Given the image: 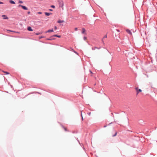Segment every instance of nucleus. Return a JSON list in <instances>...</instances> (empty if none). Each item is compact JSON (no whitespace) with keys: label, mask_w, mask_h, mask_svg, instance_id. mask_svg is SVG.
<instances>
[{"label":"nucleus","mask_w":157,"mask_h":157,"mask_svg":"<svg viewBox=\"0 0 157 157\" xmlns=\"http://www.w3.org/2000/svg\"><path fill=\"white\" fill-rule=\"evenodd\" d=\"M135 89L136 91V94L138 95L139 92H141L142 90L140 89H138V87L135 88Z\"/></svg>","instance_id":"1"},{"label":"nucleus","mask_w":157,"mask_h":157,"mask_svg":"<svg viewBox=\"0 0 157 157\" xmlns=\"http://www.w3.org/2000/svg\"><path fill=\"white\" fill-rule=\"evenodd\" d=\"M59 5L60 7H63V1L60 2H59Z\"/></svg>","instance_id":"2"},{"label":"nucleus","mask_w":157,"mask_h":157,"mask_svg":"<svg viewBox=\"0 0 157 157\" xmlns=\"http://www.w3.org/2000/svg\"><path fill=\"white\" fill-rule=\"evenodd\" d=\"M19 6L21 7L22 8V9H24L25 10H28L26 6H23L21 5H19Z\"/></svg>","instance_id":"3"},{"label":"nucleus","mask_w":157,"mask_h":157,"mask_svg":"<svg viewBox=\"0 0 157 157\" xmlns=\"http://www.w3.org/2000/svg\"><path fill=\"white\" fill-rule=\"evenodd\" d=\"M2 17H3V19H8V17L5 15H2Z\"/></svg>","instance_id":"4"},{"label":"nucleus","mask_w":157,"mask_h":157,"mask_svg":"<svg viewBox=\"0 0 157 157\" xmlns=\"http://www.w3.org/2000/svg\"><path fill=\"white\" fill-rule=\"evenodd\" d=\"M126 31L129 34L132 35V33L130 31L129 29H126Z\"/></svg>","instance_id":"5"},{"label":"nucleus","mask_w":157,"mask_h":157,"mask_svg":"<svg viewBox=\"0 0 157 157\" xmlns=\"http://www.w3.org/2000/svg\"><path fill=\"white\" fill-rule=\"evenodd\" d=\"M27 29L28 31H33V29L31 27H28L27 28Z\"/></svg>","instance_id":"6"},{"label":"nucleus","mask_w":157,"mask_h":157,"mask_svg":"<svg viewBox=\"0 0 157 157\" xmlns=\"http://www.w3.org/2000/svg\"><path fill=\"white\" fill-rule=\"evenodd\" d=\"M86 32V30L84 28H83L82 29V33H85Z\"/></svg>","instance_id":"7"},{"label":"nucleus","mask_w":157,"mask_h":157,"mask_svg":"<svg viewBox=\"0 0 157 157\" xmlns=\"http://www.w3.org/2000/svg\"><path fill=\"white\" fill-rule=\"evenodd\" d=\"M52 13H50L47 12H45V14L46 16H49Z\"/></svg>","instance_id":"8"},{"label":"nucleus","mask_w":157,"mask_h":157,"mask_svg":"<svg viewBox=\"0 0 157 157\" xmlns=\"http://www.w3.org/2000/svg\"><path fill=\"white\" fill-rule=\"evenodd\" d=\"M92 49V50H94L95 49H99L100 48H98L96 47H93Z\"/></svg>","instance_id":"9"},{"label":"nucleus","mask_w":157,"mask_h":157,"mask_svg":"<svg viewBox=\"0 0 157 157\" xmlns=\"http://www.w3.org/2000/svg\"><path fill=\"white\" fill-rule=\"evenodd\" d=\"M107 38V35H105V36H104L103 38V39H102V42H103V44H104V41H103V39H104V38Z\"/></svg>","instance_id":"10"},{"label":"nucleus","mask_w":157,"mask_h":157,"mask_svg":"<svg viewBox=\"0 0 157 157\" xmlns=\"http://www.w3.org/2000/svg\"><path fill=\"white\" fill-rule=\"evenodd\" d=\"M10 3L12 4H15V2H14L12 0H10Z\"/></svg>","instance_id":"11"},{"label":"nucleus","mask_w":157,"mask_h":157,"mask_svg":"<svg viewBox=\"0 0 157 157\" xmlns=\"http://www.w3.org/2000/svg\"><path fill=\"white\" fill-rule=\"evenodd\" d=\"M53 32V29H52L48 30L46 32L49 33L50 32Z\"/></svg>","instance_id":"12"},{"label":"nucleus","mask_w":157,"mask_h":157,"mask_svg":"<svg viewBox=\"0 0 157 157\" xmlns=\"http://www.w3.org/2000/svg\"><path fill=\"white\" fill-rule=\"evenodd\" d=\"M58 23H61L64 22V21H61V20H59L57 22Z\"/></svg>","instance_id":"13"},{"label":"nucleus","mask_w":157,"mask_h":157,"mask_svg":"<svg viewBox=\"0 0 157 157\" xmlns=\"http://www.w3.org/2000/svg\"><path fill=\"white\" fill-rule=\"evenodd\" d=\"M2 71L5 73L6 74H9L10 73H9L7 72H6V71Z\"/></svg>","instance_id":"14"},{"label":"nucleus","mask_w":157,"mask_h":157,"mask_svg":"<svg viewBox=\"0 0 157 157\" xmlns=\"http://www.w3.org/2000/svg\"><path fill=\"white\" fill-rule=\"evenodd\" d=\"M63 128L66 131H67V128L65 127H63Z\"/></svg>","instance_id":"15"},{"label":"nucleus","mask_w":157,"mask_h":157,"mask_svg":"<svg viewBox=\"0 0 157 157\" xmlns=\"http://www.w3.org/2000/svg\"><path fill=\"white\" fill-rule=\"evenodd\" d=\"M51 7H52V8H55V6L54 5H52L51 6Z\"/></svg>","instance_id":"16"},{"label":"nucleus","mask_w":157,"mask_h":157,"mask_svg":"<svg viewBox=\"0 0 157 157\" xmlns=\"http://www.w3.org/2000/svg\"><path fill=\"white\" fill-rule=\"evenodd\" d=\"M41 33H36V35H39L41 34Z\"/></svg>","instance_id":"17"},{"label":"nucleus","mask_w":157,"mask_h":157,"mask_svg":"<svg viewBox=\"0 0 157 157\" xmlns=\"http://www.w3.org/2000/svg\"><path fill=\"white\" fill-rule=\"evenodd\" d=\"M19 3H23V2H22V1H21L19 0Z\"/></svg>","instance_id":"18"},{"label":"nucleus","mask_w":157,"mask_h":157,"mask_svg":"<svg viewBox=\"0 0 157 157\" xmlns=\"http://www.w3.org/2000/svg\"><path fill=\"white\" fill-rule=\"evenodd\" d=\"M83 39L85 40L87 39V38L85 36L83 37Z\"/></svg>","instance_id":"19"},{"label":"nucleus","mask_w":157,"mask_h":157,"mask_svg":"<svg viewBox=\"0 0 157 157\" xmlns=\"http://www.w3.org/2000/svg\"><path fill=\"white\" fill-rule=\"evenodd\" d=\"M117 135V132H116L115 134L113 136H116Z\"/></svg>","instance_id":"20"},{"label":"nucleus","mask_w":157,"mask_h":157,"mask_svg":"<svg viewBox=\"0 0 157 157\" xmlns=\"http://www.w3.org/2000/svg\"><path fill=\"white\" fill-rule=\"evenodd\" d=\"M78 28H75V31L77 30Z\"/></svg>","instance_id":"21"},{"label":"nucleus","mask_w":157,"mask_h":157,"mask_svg":"<svg viewBox=\"0 0 157 157\" xmlns=\"http://www.w3.org/2000/svg\"><path fill=\"white\" fill-rule=\"evenodd\" d=\"M38 13L39 14H42V12H38Z\"/></svg>","instance_id":"22"},{"label":"nucleus","mask_w":157,"mask_h":157,"mask_svg":"<svg viewBox=\"0 0 157 157\" xmlns=\"http://www.w3.org/2000/svg\"><path fill=\"white\" fill-rule=\"evenodd\" d=\"M57 29V28L56 27V26H55L54 27V29L55 30H56Z\"/></svg>","instance_id":"23"},{"label":"nucleus","mask_w":157,"mask_h":157,"mask_svg":"<svg viewBox=\"0 0 157 157\" xmlns=\"http://www.w3.org/2000/svg\"><path fill=\"white\" fill-rule=\"evenodd\" d=\"M57 37H59V38H60L61 37V36L60 35H59V36H57Z\"/></svg>","instance_id":"24"},{"label":"nucleus","mask_w":157,"mask_h":157,"mask_svg":"<svg viewBox=\"0 0 157 157\" xmlns=\"http://www.w3.org/2000/svg\"><path fill=\"white\" fill-rule=\"evenodd\" d=\"M58 35H54L53 36H56V37H57V36Z\"/></svg>","instance_id":"25"},{"label":"nucleus","mask_w":157,"mask_h":157,"mask_svg":"<svg viewBox=\"0 0 157 157\" xmlns=\"http://www.w3.org/2000/svg\"><path fill=\"white\" fill-rule=\"evenodd\" d=\"M3 3L2 2H0V4H2Z\"/></svg>","instance_id":"26"},{"label":"nucleus","mask_w":157,"mask_h":157,"mask_svg":"<svg viewBox=\"0 0 157 157\" xmlns=\"http://www.w3.org/2000/svg\"><path fill=\"white\" fill-rule=\"evenodd\" d=\"M30 13V12L29 11V12H28V14H29Z\"/></svg>","instance_id":"27"},{"label":"nucleus","mask_w":157,"mask_h":157,"mask_svg":"<svg viewBox=\"0 0 157 157\" xmlns=\"http://www.w3.org/2000/svg\"><path fill=\"white\" fill-rule=\"evenodd\" d=\"M49 10L50 11H52V10H52V9H49Z\"/></svg>","instance_id":"28"},{"label":"nucleus","mask_w":157,"mask_h":157,"mask_svg":"<svg viewBox=\"0 0 157 157\" xmlns=\"http://www.w3.org/2000/svg\"><path fill=\"white\" fill-rule=\"evenodd\" d=\"M43 37L41 36V37H40V38H42Z\"/></svg>","instance_id":"29"},{"label":"nucleus","mask_w":157,"mask_h":157,"mask_svg":"<svg viewBox=\"0 0 157 157\" xmlns=\"http://www.w3.org/2000/svg\"><path fill=\"white\" fill-rule=\"evenodd\" d=\"M82 120H83L82 117Z\"/></svg>","instance_id":"30"},{"label":"nucleus","mask_w":157,"mask_h":157,"mask_svg":"<svg viewBox=\"0 0 157 157\" xmlns=\"http://www.w3.org/2000/svg\"><path fill=\"white\" fill-rule=\"evenodd\" d=\"M117 31L118 32H119V31L118 30H117Z\"/></svg>","instance_id":"31"},{"label":"nucleus","mask_w":157,"mask_h":157,"mask_svg":"<svg viewBox=\"0 0 157 157\" xmlns=\"http://www.w3.org/2000/svg\"><path fill=\"white\" fill-rule=\"evenodd\" d=\"M90 73H92V72L91 71H90Z\"/></svg>","instance_id":"32"},{"label":"nucleus","mask_w":157,"mask_h":157,"mask_svg":"<svg viewBox=\"0 0 157 157\" xmlns=\"http://www.w3.org/2000/svg\"><path fill=\"white\" fill-rule=\"evenodd\" d=\"M10 32H12V31H10Z\"/></svg>","instance_id":"33"}]
</instances>
